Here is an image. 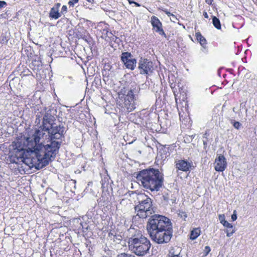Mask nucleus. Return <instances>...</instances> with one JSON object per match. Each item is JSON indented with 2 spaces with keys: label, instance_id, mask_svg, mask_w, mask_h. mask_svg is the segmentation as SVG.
Instances as JSON below:
<instances>
[{
  "label": "nucleus",
  "instance_id": "nucleus-27",
  "mask_svg": "<svg viewBox=\"0 0 257 257\" xmlns=\"http://www.w3.org/2000/svg\"><path fill=\"white\" fill-rule=\"evenodd\" d=\"M51 257H61V253H63L61 249L55 250L53 249L51 251Z\"/></svg>",
  "mask_w": 257,
  "mask_h": 257
},
{
  "label": "nucleus",
  "instance_id": "nucleus-41",
  "mask_svg": "<svg viewBox=\"0 0 257 257\" xmlns=\"http://www.w3.org/2000/svg\"><path fill=\"white\" fill-rule=\"evenodd\" d=\"M209 136V132L208 130H207L205 133L203 134V140H208V137Z\"/></svg>",
  "mask_w": 257,
  "mask_h": 257
},
{
  "label": "nucleus",
  "instance_id": "nucleus-53",
  "mask_svg": "<svg viewBox=\"0 0 257 257\" xmlns=\"http://www.w3.org/2000/svg\"><path fill=\"white\" fill-rule=\"evenodd\" d=\"M134 4H135V6H136V7H140V6H141V5H140V4H139V3H137V2H134Z\"/></svg>",
  "mask_w": 257,
  "mask_h": 257
},
{
  "label": "nucleus",
  "instance_id": "nucleus-22",
  "mask_svg": "<svg viewBox=\"0 0 257 257\" xmlns=\"http://www.w3.org/2000/svg\"><path fill=\"white\" fill-rule=\"evenodd\" d=\"M244 24V20L243 17L240 16H236V22L232 23V26L234 28L240 29L243 27Z\"/></svg>",
  "mask_w": 257,
  "mask_h": 257
},
{
  "label": "nucleus",
  "instance_id": "nucleus-60",
  "mask_svg": "<svg viewBox=\"0 0 257 257\" xmlns=\"http://www.w3.org/2000/svg\"><path fill=\"white\" fill-rule=\"evenodd\" d=\"M158 105V100H156V106L157 107Z\"/></svg>",
  "mask_w": 257,
  "mask_h": 257
},
{
  "label": "nucleus",
  "instance_id": "nucleus-55",
  "mask_svg": "<svg viewBox=\"0 0 257 257\" xmlns=\"http://www.w3.org/2000/svg\"><path fill=\"white\" fill-rule=\"evenodd\" d=\"M227 71L230 73H232V72L233 71V70L232 69H229L227 70Z\"/></svg>",
  "mask_w": 257,
  "mask_h": 257
},
{
  "label": "nucleus",
  "instance_id": "nucleus-45",
  "mask_svg": "<svg viewBox=\"0 0 257 257\" xmlns=\"http://www.w3.org/2000/svg\"><path fill=\"white\" fill-rule=\"evenodd\" d=\"M7 5V4L6 2L0 1V9L5 7Z\"/></svg>",
  "mask_w": 257,
  "mask_h": 257
},
{
  "label": "nucleus",
  "instance_id": "nucleus-36",
  "mask_svg": "<svg viewBox=\"0 0 257 257\" xmlns=\"http://www.w3.org/2000/svg\"><path fill=\"white\" fill-rule=\"evenodd\" d=\"M211 249L209 246H206L203 250V256L207 255L209 252L210 251Z\"/></svg>",
  "mask_w": 257,
  "mask_h": 257
},
{
  "label": "nucleus",
  "instance_id": "nucleus-35",
  "mask_svg": "<svg viewBox=\"0 0 257 257\" xmlns=\"http://www.w3.org/2000/svg\"><path fill=\"white\" fill-rule=\"evenodd\" d=\"M162 198H163V200L166 203H168L169 202V200H170L169 194H168V193H164V194H163V195L162 196Z\"/></svg>",
  "mask_w": 257,
  "mask_h": 257
},
{
  "label": "nucleus",
  "instance_id": "nucleus-8",
  "mask_svg": "<svg viewBox=\"0 0 257 257\" xmlns=\"http://www.w3.org/2000/svg\"><path fill=\"white\" fill-rule=\"evenodd\" d=\"M72 223L74 230H77L78 233L87 237L91 236V226L93 222L91 221V220H89L87 216H82L79 218H74L72 220Z\"/></svg>",
  "mask_w": 257,
  "mask_h": 257
},
{
  "label": "nucleus",
  "instance_id": "nucleus-19",
  "mask_svg": "<svg viewBox=\"0 0 257 257\" xmlns=\"http://www.w3.org/2000/svg\"><path fill=\"white\" fill-rule=\"evenodd\" d=\"M77 35L79 38L83 39L89 45L93 44V40L86 30L82 29L81 31H79Z\"/></svg>",
  "mask_w": 257,
  "mask_h": 257
},
{
  "label": "nucleus",
  "instance_id": "nucleus-10",
  "mask_svg": "<svg viewBox=\"0 0 257 257\" xmlns=\"http://www.w3.org/2000/svg\"><path fill=\"white\" fill-rule=\"evenodd\" d=\"M109 26L104 22H100L98 23L96 27L98 31H99L101 34V38L106 41L117 42L118 38L115 36L109 30Z\"/></svg>",
  "mask_w": 257,
  "mask_h": 257
},
{
  "label": "nucleus",
  "instance_id": "nucleus-23",
  "mask_svg": "<svg viewBox=\"0 0 257 257\" xmlns=\"http://www.w3.org/2000/svg\"><path fill=\"white\" fill-rule=\"evenodd\" d=\"M42 62L39 58L33 59L31 63L30 67L34 70H38L42 67Z\"/></svg>",
  "mask_w": 257,
  "mask_h": 257
},
{
  "label": "nucleus",
  "instance_id": "nucleus-5",
  "mask_svg": "<svg viewBox=\"0 0 257 257\" xmlns=\"http://www.w3.org/2000/svg\"><path fill=\"white\" fill-rule=\"evenodd\" d=\"M140 87L136 84H132L130 88L123 87L118 93L119 96L123 99L121 106L122 114L133 111L136 107Z\"/></svg>",
  "mask_w": 257,
  "mask_h": 257
},
{
  "label": "nucleus",
  "instance_id": "nucleus-38",
  "mask_svg": "<svg viewBox=\"0 0 257 257\" xmlns=\"http://www.w3.org/2000/svg\"><path fill=\"white\" fill-rule=\"evenodd\" d=\"M178 215L181 218H183L184 220H185V219L187 217V214L184 211H180Z\"/></svg>",
  "mask_w": 257,
  "mask_h": 257
},
{
  "label": "nucleus",
  "instance_id": "nucleus-7",
  "mask_svg": "<svg viewBox=\"0 0 257 257\" xmlns=\"http://www.w3.org/2000/svg\"><path fill=\"white\" fill-rule=\"evenodd\" d=\"M151 245L150 241L143 236L140 231L137 234L128 238L129 250L138 256H142L147 254L149 252Z\"/></svg>",
  "mask_w": 257,
  "mask_h": 257
},
{
  "label": "nucleus",
  "instance_id": "nucleus-1",
  "mask_svg": "<svg viewBox=\"0 0 257 257\" xmlns=\"http://www.w3.org/2000/svg\"><path fill=\"white\" fill-rule=\"evenodd\" d=\"M37 116L43 115L42 124L29 132L26 136H20L10 146L8 161L11 163L21 164L28 159L30 153L36 157V168L41 169L47 166L54 159L64 138L65 127L56 125L57 110L54 108L47 110L46 107L37 112Z\"/></svg>",
  "mask_w": 257,
  "mask_h": 257
},
{
  "label": "nucleus",
  "instance_id": "nucleus-33",
  "mask_svg": "<svg viewBox=\"0 0 257 257\" xmlns=\"http://www.w3.org/2000/svg\"><path fill=\"white\" fill-rule=\"evenodd\" d=\"M71 52L70 51H68V52H67L66 51H65L64 53L62 51H60V56L63 57H69L70 55H71Z\"/></svg>",
  "mask_w": 257,
  "mask_h": 257
},
{
  "label": "nucleus",
  "instance_id": "nucleus-12",
  "mask_svg": "<svg viewBox=\"0 0 257 257\" xmlns=\"http://www.w3.org/2000/svg\"><path fill=\"white\" fill-rule=\"evenodd\" d=\"M120 59L127 69L132 70L135 69L136 66L137 60L133 58L131 53L127 52L122 53Z\"/></svg>",
  "mask_w": 257,
  "mask_h": 257
},
{
  "label": "nucleus",
  "instance_id": "nucleus-57",
  "mask_svg": "<svg viewBox=\"0 0 257 257\" xmlns=\"http://www.w3.org/2000/svg\"><path fill=\"white\" fill-rule=\"evenodd\" d=\"M195 135H192L191 136H189L191 138V141L194 138Z\"/></svg>",
  "mask_w": 257,
  "mask_h": 257
},
{
  "label": "nucleus",
  "instance_id": "nucleus-62",
  "mask_svg": "<svg viewBox=\"0 0 257 257\" xmlns=\"http://www.w3.org/2000/svg\"><path fill=\"white\" fill-rule=\"evenodd\" d=\"M254 3H257V0H252Z\"/></svg>",
  "mask_w": 257,
  "mask_h": 257
},
{
  "label": "nucleus",
  "instance_id": "nucleus-50",
  "mask_svg": "<svg viewBox=\"0 0 257 257\" xmlns=\"http://www.w3.org/2000/svg\"><path fill=\"white\" fill-rule=\"evenodd\" d=\"M221 71H222V69L221 68H220L219 69H218V71H217V74L219 76V77H221Z\"/></svg>",
  "mask_w": 257,
  "mask_h": 257
},
{
  "label": "nucleus",
  "instance_id": "nucleus-31",
  "mask_svg": "<svg viewBox=\"0 0 257 257\" xmlns=\"http://www.w3.org/2000/svg\"><path fill=\"white\" fill-rule=\"evenodd\" d=\"M153 115V113H152V114L150 113V114H149V116L148 117V119H147V120L146 121V122L147 123V125H144V127H147V128H150L151 127L152 121L151 120V115Z\"/></svg>",
  "mask_w": 257,
  "mask_h": 257
},
{
  "label": "nucleus",
  "instance_id": "nucleus-44",
  "mask_svg": "<svg viewBox=\"0 0 257 257\" xmlns=\"http://www.w3.org/2000/svg\"><path fill=\"white\" fill-rule=\"evenodd\" d=\"M67 12V7L66 6H63L62 8H61V13H66Z\"/></svg>",
  "mask_w": 257,
  "mask_h": 257
},
{
  "label": "nucleus",
  "instance_id": "nucleus-61",
  "mask_svg": "<svg viewBox=\"0 0 257 257\" xmlns=\"http://www.w3.org/2000/svg\"><path fill=\"white\" fill-rule=\"evenodd\" d=\"M226 74H223V78H225V77H226Z\"/></svg>",
  "mask_w": 257,
  "mask_h": 257
},
{
  "label": "nucleus",
  "instance_id": "nucleus-17",
  "mask_svg": "<svg viewBox=\"0 0 257 257\" xmlns=\"http://www.w3.org/2000/svg\"><path fill=\"white\" fill-rule=\"evenodd\" d=\"M227 162L223 155H220L215 160L214 169L217 172H223L227 167Z\"/></svg>",
  "mask_w": 257,
  "mask_h": 257
},
{
  "label": "nucleus",
  "instance_id": "nucleus-63",
  "mask_svg": "<svg viewBox=\"0 0 257 257\" xmlns=\"http://www.w3.org/2000/svg\"><path fill=\"white\" fill-rule=\"evenodd\" d=\"M28 48L29 49L30 51L31 50V48L30 47H28Z\"/></svg>",
  "mask_w": 257,
  "mask_h": 257
},
{
  "label": "nucleus",
  "instance_id": "nucleus-14",
  "mask_svg": "<svg viewBox=\"0 0 257 257\" xmlns=\"http://www.w3.org/2000/svg\"><path fill=\"white\" fill-rule=\"evenodd\" d=\"M151 24L153 27V30L162 37L167 38V35L165 34L163 29V25L160 20L156 16H153L151 18Z\"/></svg>",
  "mask_w": 257,
  "mask_h": 257
},
{
  "label": "nucleus",
  "instance_id": "nucleus-52",
  "mask_svg": "<svg viewBox=\"0 0 257 257\" xmlns=\"http://www.w3.org/2000/svg\"><path fill=\"white\" fill-rule=\"evenodd\" d=\"M58 116L62 119L63 114H62V112L61 111H60V112L58 115Z\"/></svg>",
  "mask_w": 257,
  "mask_h": 257
},
{
  "label": "nucleus",
  "instance_id": "nucleus-56",
  "mask_svg": "<svg viewBox=\"0 0 257 257\" xmlns=\"http://www.w3.org/2000/svg\"><path fill=\"white\" fill-rule=\"evenodd\" d=\"M128 2L130 4H134V2H135L134 1H133L132 0H128Z\"/></svg>",
  "mask_w": 257,
  "mask_h": 257
},
{
  "label": "nucleus",
  "instance_id": "nucleus-25",
  "mask_svg": "<svg viewBox=\"0 0 257 257\" xmlns=\"http://www.w3.org/2000/svg\"><path fill=\"white\" fill-rule=\"evenodd\" d=\"M201 230L199 228H194L190 232V239L194 240L196 239L200 234Z\"/></svg>",
  "mask_w": 257,
  "mask_h": 257
},
{
  "label": "nucleus",
  "instance_id": "nucleus-30",
  "mask_svg": "<svg viewBox=\"0 0 257 257\" xmlns=\"http://www.w3.org/2000/svg\"><path fill=\"white\" fill-rule=\"evenodd\" d=\"M235 232V229L234 227L232 229L227 228L225 231L226 233V236L227 237H230L234 232Z\"/></svg>",
  "mask_w": 257,
  "mask_h": 257
},
{
  "label": "nucleus",
  "instance_id": "nucleus-29",
  "mask_svg": "<svg viewBox=\"0 0 257 257\" xmlns=\"http://www.w3.org/2000/svg\"><path fill=\"white\" fill-rule=\"evenodd\" d=\"M230 122L236 129L239 130L240 128L241 124L239 121H235L234 119H231Z\"/></svg>",
  "mask_w": 257,
  "mask_h": 257
},
{
  "label": "nucleus",
  "instance_id": "nucleus-11",
  "mask_svg": "<svg viewBox=\"0 0 257 257\" xmlns=\"http://www.w3.org/2000/svg\"><path fill=\"white\" fill-rule=\"evenodd\" d=\"M138 69L141 74L150 75L154 70V65L152 61L141 58L138 63Z\"/></svg>",
  "mask_w": 257,
  "mask_h": 257
},
{
  "label": "nucleus",
  "instance_id": "nucleus-16",
  "mask_svg": "<svg viewBox=\"0 0 257 257\" xmlns=\"http://www.w3.org/2000/svg\"><path fill=\"white\" fill-rule=\"evenodd\" d=\"M176 168L183 172H187L190 170L192 166V161L186 160H177L175 162Z\"/></svg>",
  "mask_w": 257,
  "mask_h": 257
},
{
  "label": "nucleus",
  "instance_id": "nucleus-49",
  "mask_svg": "<svg viewBox=\"0 0 257 257\" xmlns=\"http://www.w3.org/2000/svg\"><path fill=\"white\" fill-rule=\"evenodd\" d=\"M205 1L207 4L210 5H211L213 0H205Z\"/></svg>",
  "mask_w": 257,
  "mask_h": 257
},
{
  "label": "nucleus",
  "instance_id": "nucleus-51",
  "mask_svg": "<svg viewBox=\"0 0 257 257\" xmlns=\"http://www.w3.org/2000/svg\"><path fill=\"white\" fill-rule=\"evenodd\" d=\"M203 15V16L204 17V18H207V19L208 18V15L207 12H204Z\"/></svg>",
  "mask_w": 257,
  "mask_h": 257
},
{
  "label": "nucleus",
  "instance_id": "nucleus-40",
  "mask_svg": "<svg viewBox=\"0 0 257 257\" xmlns=\"http://www.w3.org/2000/svg\"><path fill=\"white\" fill-rule=\"evenodd\" d=\"M79 0H70L68 4L70 6L73 7L74 5L78 2Z\"/></svg>",
  "mask_w": 257,
  "mask_h": 257
},
{
  "label": "nucleus",
  "instance_id": "nucleus-32",
  "mask_svg": "<svg viewBox=\"0 0 257 257\" xmlns=\"http://www.w3.org/2000/svg\"><path fill=\"white\" fill-rule=\"evenodd\" d=\"M8 41V39L7 38L6 36L2 35L1 36L0 43L1 44H7Z\"/></svg>",
  "mask_w": 257,
  "mask_h": 257
},
{
  "label": "nucleus",
  "instance_id": "nucleus-2",
  "mask_svg": "<svg viewBox=\"0 0 257 257\" xmlns=\"http://www.w3.org/2000/svg\"><path fill=\"white\" fill-rule=\"evenodd\" d=\"M176 67L172 66L170 68L169 70L164 68L163 70L161 69L159 72V76L165 79L168 77L170 86L174 92L177 108L179 111L180 119L181 121H184L186 122H190L189 105L187 100V94L185 88L181 84L180 82L177 83V87H178L180 95L176 94L177 91L176 82L177 78V72H175Z\"/></svg>",
  "mask_w": 257,
  "mask_h": 257
},
{
  "label": "nucleus",
  "instance_id": "nucleus-6",
  "mask_svg": "<svg viewBox=\"0 0 257 257\" xmlns=\"http://www.w3.org/2000/svg\"><path fill=\"white\" fill-rule=\"evenodd\" d=\"M128 193L130 196L135 195L138 204L135 209L140 218H146L154 212L152 200L149 196L142 192L137 193L136 191H129Z\"/></svg>",
  "mask_w": 257,
  "mask_h": 257
},
{
  "label": "nucleus",
  "instance_id": "nucleus-26",
  "mask_svg": "<svg viewBox=\"0 0 257 257\" xmlns=\"http://www.w3.org/2000/svg\"><path fill=\"white\" fill-rule=\"evenodd\" d=\"M212 23L215 28L220 30L221 28L220 21L216 17L212 16Z\"/></svg>",
  "mask_w": 257,
  "mask_h": 257
},
{
  "label": "nucleus",
  "instance_id": "nucleus-21",
  "mask_svg": "<svg viewBox=\"0 0 257 257\" xmlns=\"http://www.w3.org/2000/svg\"><path fill=\"white\" fill-rule=\"evenodd\" d=\"M76 181L75 180H69L65 184V189L72 193L75 192L76 189Z\"/></svg>",
  "mask_w": 257,
  "mask_h": 257
},
{
  "label": "nucleus",
  "instance_id": "nucleus-43",
  "mask_svg": "<svg viewBox=\"0 0 257 257\" xmlns=\"http://www.w3.org/2000/svg\"><path fill=\"white\" fill-rule=\"evenodd\" d=\"M219 219L220 221V223L222 224L223 221H225V216L224 214H221L219 215Z\"/></svg>",
  "mask_w": 257,
  "mask_h": 257
},
{
  "label": "nucleus",
  "instance_id": "nucleus-4",
  "mask_svg": "<svg viewBox=\"0 0 257 257\" xmlns=\"http://www.w3.org/2000/svg\"><path fill=\"white\" fill-rule=\"evenodd\" d=\"M136 179L140 186L152 192H157L164 186V174L158 169L152 167L138 172Z\"/></svg>",
  "mask_w": 257,
  "mask_h": 257
},
{
  "label": "nucleus",
  "instance_id": "nucleus-39",
  "mask_svg": "<svg viewBox=\"0 0 257 257\" xmlns=\"http://www.w3.org/2000/svg\"><path fill=\"white\" fill-rule=\"evenodd\" d=\"M242 50V45H237V48H235V53L236 55H238Z\"/></svg>",
  "mask_w": 257,
  "mask_h": 257
},
{
  "label": "nucleus",
  "instance_id": "nucleus-3",
  "mask_svg": "<svg viewBox=\"0 0 257 257\" xmlns=\"http://www.w3.org/2000/svg\"><path fill=\"white\" fill-rule=\"evenodd\" d=\"M147 229L152 240L158 244L168 243L173 236L172 223L164 215H152L148 221Z\"/></svg>",
  "mask_w": 257,
  "mask_h": 257
},
{
  "label": "nucleus",
  "instance_id": "nucleus-18",
  "mask_svg": "<svg viewBox=\"0 0 257 257\" xmlns=\"http://www.w3.org/2000/svg\"><path fill=\"white\" fill-rule=\"evenodd\" d=\"M101 210L98 208H96V205L90 208L87 212V214L84 216H87L89 220H91V221L94 222L95 220L98 219L101 214L100 212Z\"/></svg>",
  "mask_w": 257,
  "mask_h": 257
},
{
  "label": "nucleus",
  "instance_id": "nucleus-24",
  "mask_svg": "<svg viewBox=\"0 0 257 257\" xmlns=\"http://www.w3.org/2000/svg\"><path fill=\"white\" fill-rule=\"evenodd\" d=\"M195 36L197 40L199 42L200 45L203 48H205L207 44V41L206 39L201 35V34L200 32L196 33Z\"/></svg>",
  "mask_w": 257,
  "mask_h": 257
},
{
  "label": "nucleus",
  "instance_id": "nucleus-37",
  "mask_svg": "<svg viewBox=\"0 0 257 257\" xmlns=\"http://www.w3.org/2000/svg\"><path fill=\"white\" fill-rule=\"evenodd\" d=\"M118 257H136L134 255L126 253H122L118 255Z\"/></svg>",
  "mask_w": 257,
  "mask_h": 257
},
{
  "label": "nucleus",
  "instance_id": "nucleus-47",
  "mask_svg": "<svg viewBox=\"0 0 257 257\" xmlns=\"http://www.w3.org/2000/svg\"><path fill=\"white\" fill-rule=\"evenodd\" d=\"M237 219V215L235 213V211H234L233 214L231 215V219L233 221L236 220Z\"/></svg>",
  "mask_w": 257,
  "mask_h": 257
},
{
  "label": "nucleus",
  "instance_id": "nucleus-9",
  "mask_svg": "<svg viewBox=\"0 0 257 257\" xmlns=\"http://www.w3.org/2000/svg\"><path fill=\"white\" fill-rule=\"evenodd\" d=\"M101 188L102 190V195L99 198V201L107 204L111 200L110 193L112 191L111 184L112 181L107 174L106 170L104 171L103 174H101Z\"/></svg>",
  "mask_w": 257,
  "mask_h": 257
},
{
  "label": "nucleus",
  "instance_id": "nucleus-20",
  "mask_svg": "<svg viewBox=\"0 0 257 257\" xmlns=\"http://www.w3.org/2000/svg\"><path fill=\"white\" fill-rule=\"evenodd\" d=\"M61 5L60 3H56L52 8L49 12V18L52 19H58L61 16V13L59 12V9Z\"/></svg>",
  "mask_w": 257,
  "mask_h": 257
},
{
  "label": "nucleus",
  "instance_id": "nucleus-48",
  "mask_svg": "<svg viewBox=\"0 0 257 257\" xmlns=\"http://www.w3.org/2000/svg\"><path fill=\"white\" fill-rule=\"evenodd\" d=\"M208 142V140H203V145H204V148H205L207 146Z\"/></svg>",
  "mask_w": 257,
  "mask_h": 257
},
{
  "label": "nucleus",
  "instance_id": "nucleus-15",
  "mask_svg": "<svg viewBox=\"0 0 257 257\" xmlns=\"http://www.w3.org/2000/svg\"><path fill=\"white\" fill-rule=\"evenodd\" d=\"M149 114H150L149 111L146 109L142 110L135 115V119H134V122L141 127H144V125H147L146 121L147 120Z\"/></svg>",
  "mask_w": 257,
  "mask_h": 257
},
{
  "label": "nucleus",
  "instance_id": "nucleus-42",
  "mask_svg": "<svg viewBox=\"0 0 257 257\" xmlns=\"http://www.w3.org/2000/svg\"><path fill=\"white\" fill-rule=\"evenodd\" d=\"M87 60L86 61H85V62H84V64L86 67H87L88 65H90V64L89 63V61L92 59V57L91 56H87Z\"/></svg>",
  "mask_w": 257,
  "mask_h": 257
},
{
  "label": "nucleus",
  "instance_id": "nucleus-64",
  "mask_svg": "<svg viewBox=\"0 0 257 257\" xmlns=\"http://www.w3.org/2000/svg\"><path fill=\"white\" fill-rule=\"evenodd\" d=\"M26 50H27L28 51H29L28 49H26V50H25V51H26Z\"/></svg>",
  "mask_w": 257,
  "mask_h": 257
},
{
  "label": "nucleus",
  "instance_id": "nucleus-58",
  "mask_svg": "<svg viewBox=\"0 0 257 257\" xmlns=\"http://www.w3.org/2000/svg\"><path fill=\"white\" fill-rule=\"evenodd\" d=\"M103 10L106 12V13H108V11H109V9H104Z\"/></svg>",
  "mask_w": 257,
  "mask_h": 257
},
{
  "label": "nucleus",
  "instance_id": "nucleus-28",
  "mask_svg": "<svg viewBox=\"0 0 257 257\" xmlns=\"http://www.w3.org/2000/svg\"><path fill=\"white\" fill-rule=\"evenodd\" d=\"M20 75L22 77H23L24 76L32 75V73L29 69L25 68L21 72Z\"/></svg>",
  "mask_w": 257,
  "mask_h": 257
},
{
  "label": "nucleus",
  "instance_id": "nucleus-34",
  "mask_svg": "<svg viewBox=\"0 0 257 257\" xmlns=\"http://www.w3.org/2000/svg\"><path fill=\"white\" fill-rule=\"evenodd\" d=\"M223 223H222V225L227 228L232 229V228L233 227V225L231 223H229L228 221L226 220L223 221Z\"/></svg>",
  "mask_w": 257,
  "mask_h": 257
},
{
  "label": "nucleus",
  "instance_id": "nucleus-46",
  "mask_svg": "<svg viewBox=\"0 0 257 257\" xmlns=\"http://www.w3.org/2000/svg\"><path fill=\"white\" fill-rule=\"evenodd\" d=\"M115 13V12L113 10H109L108 15H109V17H113L114 16V14Z\"/></svg>",
  "mask_w": 257,
  "mask_h": 257
},
{
  "label": "nucleus",
  "instance_id": "nucleus-13",
  "mask_svg": "<svg viewBox=\"0 0 257 257\" xmlns=\"http://www.w3.org/2000/svg\"><path fill=\"white\" fill-rule=\"evenodd\" d=\"M173 148L171 146L160 145L158 148L157 159L164 161L167 159L173 152Z\"/></svg>",
  "mask_w": 257,
  "mask_h": 257
},
{
  "label": "nucleus",
  "instance_id": "nucleus-59",
  "mask_svg": "<svg viewBox=\"0 0 257 257\" xmlns=\"http://www.w3.org/2000/svg\"><path fill=\"white\" fill-rule=\"evenodd\" d=\"M165 12L166 13V14H167L168 16H169V15L170 14V13H169V12H168L167 11H165Z\"/></svg>",
  "mask_w": 257,
  "mask_h": 257
},
{
  "label": "nucleus",
  "instance_id": "nucleus-54",
  "mask_svg": "<svg viewBox=\"0 0 257 257\" xmlns=\"http://www.w3.org/2000/svg\"><path fill=\"white\" fill-rule=\"evenodd\" d=\"M88 3L93 4L94 2V0H86Z\"/></svg>",
  "mask_w": 257,
  "mask_h": 257
}]
</instances>
